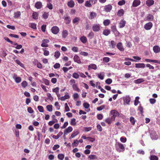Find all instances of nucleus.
Segmentation results:
<instances>
[{
    "label": "nucleus",
    "mask_w": 160,
    "mask_h": 160,
    "mask_svg": "<svg viewBox=\"0 0 160 160\" xmlns=\"http://www.w3.org/2000/svg\"><path fill=\"white\" fill-rule=\"evenodd\" d=\"M110 114L112 115V116L111 117L112 118V119L114 120L116 117L118 116L119 115V112L115 110H111L110 112Z\"/></svg>",
    "instance_id": "f257e3e1"
},
{
    "label": "nucleus",
    "mask_w": 160,
    "mask_h": 160,
    "mask_svg": "<svg viewBox=\"0 0 160 160\" xmlns=\"http://www.w3.org/2000/svg\"><path fill=\"white\" fill-rule=\"evenodd\" d=\"M100 28L101 26L99 24H94L92 27V29L94 32L99 31L100 29Z\"/></svg>",
    "instance_id": "f03ea898"
},
{
    "label": "nucleus",
    "mask_w": 160,
    "mask_h": 160,
    "mask_svg": "<svg viewBox=\"0 0 160 160\" xmlns=\"http://www.w3.org/2000/svg\"><path fill=\"white\" fill-rule=\"evenodd\" d=\"M51 30L53 33L56 34L59 32V29L58 27L54 26L52 28Z\"/></svg>",
    "instance_id": "7ed1b4c3"
},
{
    "label": "nucleus",
    "mask_w": 160,
    "mask_h": 160,
    "mask_svg": "<svg viewBox=\"0 0 160 160\" xmlns=\"http://www.w3.org/2000/svg\"><path fill=\"white\" fill-rule=\"evenodd\" d=\"M152 26V23L151 22H149L145 24L144 28L146 30H149L151 28Z\"/></svg>",
    "instance_id": "20e7f679"
},
{
    "label": "nucleus",
    "mask_w": 160,
    "mask_h": 160,
    "mask_svg": "<svg viewBox=\"0 0 160 160\" xmlns=\"http://www.w3.org/2000/svg\"><path fill=\"white\" fill-rule=\"evenodd\" d=\"M49 42V40L46 39H43L42 41V43L41 44V46L42 47H47L48 46V43Z\"/></svg>",
    "instance_id": "39448f33"
},
{
    "label": "nucleus",
    "mask_w": 160,
    "mask_h": 160,
    "mask_svg": "<svg viewBox=\"0 0 160 160\" xmlns=\"http://www.w3.org/2000/svg\"><path fill=\"white\" fill-rule=\"evenodd\" d=\"M123 100L124 103H126L127 104H129V102L131 101V98L129 96H127L123 97Z\"/></svg>",
    "instance_id": "423d86ee"
},
{
    "label": "nucleus",
    "mask_w": 160,
    "mask_h": 160,
    "mask_svg": "<svg viewBox=\"0 0 160 160\" xmlns=\"http://www.w3.org/2000/svg\"><path fill=\"white\" fill-rule=\"evenodd\" d=\"M112 8V6L110 4L106 5L104 8V9L107 12H110Z\"/></svg>",
    "instance_id": "0eeeda50"
},
{
    "label": "nucleus",
    "mask_w": 160,
    "mask_h": 160,
    "mask_svg": "<svg viewBox=\"0 0 160 160\" xmlns=\"http://www.w3.org/2000/svg\"><path fill=\"white\" fill-rule=\"evenodd\" d=\"M117 47L121 51H123L124 50V48L123 47L121 42H118L117 45Z\"/></svg>",
    "instance_id": "6e6552de"
},
{
    "label": "nucleus",
    "mask_w": 160,
    "mask_h": 160,
    "mask_svg": "<svg viewBox=\"0 0 160 160\" xmlns=\"http://www.w3.org/2000/svg\"><path fill=\"white\" fill-rule=\"evenodd\" d=\"M42 6V3L41 2H37L35 4V7L38 9L41 8Z\"/></svg>",
    "instance_id": "1a4fd4ad"
},
{
    "label": "nucleus",
    "mask_w": 160,
    "mask_h": 160,
    "mask_svg": "<svg viewBox=\"0 0 160 160\" xmlns=\"http://www.w3.org/2000/svg\"><path fill=\"white\" fill-rule=\"evenodd\" d=\"M141 3L140 0H134L133 2L132 6L136 7L139 5Z\"/></svg>",
    "instance_id": "9d476101"
},
{
    "label": "nucleus",
    "mask_w": 160,
    "mask_h": 160,
    "mask_svg": "<svg viewBox=\"0 0 160 160\" xmlns=\"http://www.w3.org/2000/svg\"><path fill=\"white\" fill-rule=\"evenodd\" d=\"M73 60L74 62L80 64L81 63V62L80 60L79 57L77 55H75L74 57Z\"/></svg>",
    "instance_id": "9b49d317"
},
{
    "label": "nucleus",
    "mask_w": 160,
    "mask_h": 160,
    "mask_svg": "<svg viewBox=\"0 0 160 160\" xmlns=\"http://www.w3.org/2000/svg\"><path fill=\"white\" fill-rule=\"evenodd\" d=\"M72 130V128L71 126H69L67 128L65 129L64 132V135L69 133Z\"/></svg>",
    "instance_id": "f8f14e48"
},
{
    "label": "nucleus",
    "mask_w": 160,
    "mask_h": 160,
    "mask_svg": "<svg viewBox=\"0 0 160 160\" xmlns=\"http://www.w3.org/2000/svg\"><path fill=\"white\" fill-rule=\"evenodd\" d=\"M154 52L156 53H158L160 51V48L158 46H155L153 48Z\"/></svg>",
    "instance_id": "ddd939ff"
},
{
    "label": "nucleus",
    "mask_w": 160,
    "mask_h": 160,
    "mask_svg": "<svg viewBox=\"0 0 160 160\" xmlns=\"http://www.w3.org/2000/svg\"><path fill=\"white\" fill-rule=\"evenodd\" d=\"M126 23V22L124 20H122L119 23V27L120 28H123Z\"/></svg>",
    "instance_id": "4468645a"
},
{
    "label": "nucleus",
    "mask_w": 160,
    "mask_h": 160,
    "mask_svg": "<svg viewBox=\"0 0 160 160\" xmlns=\"http://www.w3.org/2000/svg\"><path fill=\"white\" fill-rule=\"evenodd\" d=\"M154 1L153 0H147L146 1V4L148 6L150 7L154 4Z\"/></svg>",
    "instance_id": "2eb2a0df"
},
{
    "label": "nucleus",
    "mask_w": 160,
    "mask_h": 160,
    "mask_svg": "<svg viewBox=\"0 0 160 160\" xmlns=\"http://www.w3.org/2000/svg\"><path fill=\"white\" fill-rule=\"evenodd\" d=\"M145 67V65L144 63H136L135 64V67L137 68H144Z\"/></svg>",
    "instance_id": "dca6fc26"
},
{
    "label": "nucleus",
    "mask_w": 160,
    "mask_h": 160,
    "mask_svg": "<svg viewBox=\"0 0 160 160\" xmlns=\"http://www.w3.org/2000/svg\"><path fill=\"white\" fill-rule=\"evenodd\" d=\"M63 18L64 19V20L65 21V23L66 24H68L70 22L71 19L69 17H64Z\"/></svg>",
    "instance_id": "f3484780"
},
{
    "label": "nucleus",
    "mask_w": 160,
    "mask_h": 160,
    "mask_svg": "<svg viewBox=\"0 0 160 160\" xmlns=\"http://www.w3.org/2000/svg\"><path fill=\"white\" fill-rule=\"evenodd\" d=\"M79 133V131L77 130H74L72 134L70 137V138H73L75 136L78 135Z\"/></svg>",
    "instance_id": "a211bd4d"
},
{
    "label": "nucleus",
    "mask_w": 160,
    "mask_h": 160,
    "mask_svg": "<svg viewBox=\"0 0 160 160\" xmlns=\"http://www.w3.org/2000/svg\"><path fill=\"white\" fill-rule=\"evenodd\" d=\"M97 68V66L95 64H91L88 66V70H90L91 69H93L94 70H96Z\"/></svg>",
    "instance_id": "6ab92c4d"
},
{
    "label": "nucleus",
    "mask_w": 160,
    "mask_h": 160,
    "mask_svg": "<svg viewBox=\"0 0 160 160\" xmlns=\"http://www.w3.org/2000/svg\"><path fill=\"white\" fill-rule=\"evenodd\" d=\"M62 37L63 38H66L68 35V32L67 30H64L62 32Z\"/></svg>",
    "instance_id": "aec40b11"
},
{
    "label": "nucleus",
    "mask_w": 160,
    "mask_h": 160,
    "mask_svg": "<svg viewBox=\"0 0 160 160\" xmlns=\"http://www.w3.org/2000/svg\"><path fill=\"white\" fill-rule=\"evenodd\" d=\"M75 5L74 2L72 0H71L68 2V6L70 8H72Z\"/></svg>",
    "instance_id": "412c9836"
},
{
    "label": "nucleus",
    "mask_w": 160,
    "mask_h": 160,
    "mask_svg": "<svg viewBox=\"0 0 160 160\" xmlns=\"http://www.w3.org/2000/svg\"><path fill=\"white\" fill-rule=\"evenodd\" d=\"M124 12V11L123 9H120L117 12V15L121 17L123 15Z\"/></svg>",
    "instance_id": "4be33fe9"
},
{
    "label": "nucleus",
    "mask_w": 160,
    "mask_h": 160,
    "mask_svg": "<svg viewBox=\"0 0 160 160\" xmlns=\"http://www.w3.org/2000/svg\"><path fill=\"white\" fill-rule=\"evenodd\" d=\"M145 61L148 62H152L157 63L158 64H160V61H158L156 60H151L149 59H145Z\"/></svg>",
    "instance_id": "5701e85b"
},
{
    "label": "nucleus",
    "mask_w": 160,
    "mask_h": 160,
    "mask_svg": "<svg viewBox=\"0 0 160 160\" xmlns=\"http://www.w3.org/2000/svg\"><path fill=\"white\" fill-rule=\"evenodd\" d=\"M97 16V14L96 13L94 12H92L90 15V17L89 18L91 19H92L96 17Z\"/></svg>",
    "instance_id": "b1692460"
},
{
    "label": "nucleus",
    "mask_w": 160,
    "mask_h": 160,
    "mask_svg": "<svg viewBox=\"0 0 160 160\" xmlns=\"http://www.w3.org/2000/svg\"><path fill=\"white\" fill-rule=\"evenodd\" d=\"M81 41L83 43H85L87 41L86 37L85 36H83L81 37L80 38Z\"/></svg>",
    "instance_id": "393cba45"
},
{
    "label": "nucleus",
    "mask_w": 160,
    "mask_h": 160,
    "mask_svg": "<svg viewBox=\"0 0 160 160\" xmlns=\"http://www.w3.org/2000/svg\"><path fill=\"white\" fill-rule=\"evenodd\" d=\"M110 33V31L109 29H105L103 32V34L104 35L107 36Z\"/></svg>",
    "instance_id": "a878e982"
},
{
    "label": "nucleus",
    "mask_w": 160,
    "mask_h": 160,
    "mask_svg": "<svg viewBox=\"0 0 160 160\" xmlns=\"http://www.w3.org/2000/svg\"><path fill=\"white\" fill-rule=\"evenodd\" d=\"M38 14L36 12H34L33 13L32 16L33 19L37 20L38 19Z\"/></svg>",
    "instance_id": "bb28decb"
},
{
    "label": "nucleus",
    "mask_w": 160,
    "mask_h": 160,
    "mask_svg": "<svg viewBox=\"0 0 160 160\" xmlns=\"http://www.w3.org/2000/svg\"><path fill=\"white\" fill-rule=\"evenodd\" d=\"M14 18H18L21 15V12L20 11L14 13Z\"/></svg>",
    "instance_id": "cd10ccee"
},
{
    "label": "nucleus",
    "mask_w": 160,
    "mask_h": 160,
    "mask_svg": "<svg viewBox=\"0 0 160 160\" xmlns=\"http://www.w3.org/2000/svg\"><path fill=\"white\" fill-rule=\"evenodd\" d=\"M72 87L73 89L75 91H76L78 92H79L80 91V89L78 88V87L76 84H73L72 85Z\"/></svg>",
    "instance_id": "c85d7f7f"
},
{
    "label": "nucleus",
    "mask_w": 160,
    "mask_h": 160,
    "mask_svg": "<svg viewBox=\"0 0 160 160\" xmlns=\"http://www.w3.org/2000/svg\"><path fill=\"white\" fill-rule=\"evenodd\" d=\"M98 77L101 80H103L104 78V74L103 73H100L98 74Z\"/></svg>",
    "instance_id": "c756f323"
},
{
    "label": "nucleus",
    "mask_w": 160,
    "mask_h": 160,
    "mask_svg": "<svg viewBox=\"0 0 160 160\" xmlns=\"http://www.w3.org/2000/svg\"><path fill=\"white\" fill-rule=\"evenodd\" d=\"M113 120H112V118L111 117L110 118H107V119H106V120H105V122L107 123L108 124H111V122Z\"/></svg>",
    "instance_id": "7c9ffc66"
},
{
    "label": "nucleus",
    "mask_w": 160,
    "mask_h": 160,
    "mask_svg": "<svg viewBox=\"0 0 160 160\" xmlns=\"http://www.w3.org/2000/svg\"><path fill=\"white\" fill-rule=\"evenodd\" d=\"M144 81V80L142 78H139L134 81V82L136 83H140Z\"/></svg>",
    "instance_id": "2f4dec72"
},
{
    "label": "nucleus",
    "mask_w": 160,
    "mask_h": 160,
    "mask_svg": "<svg viewBox=\"0 0 160 160\" xmlns=\"http://www.w3.org/2000/svg\"><path fill=\"white\" fill-rule=\"evenodd\" d=\"M46 108L47 110L49 112H51L52 111V105H48Z\"/></svg>",
    "instance_id": "473e14b6"
},
{
    "label": "nucleus",
    "mask_w": 160,
    "mask_h": 160,
    "mask_svg": "<svg viewBox=\"0 0 160 160\" xmlns=\"http://www.w3.org/2000/svg\"><path fill=\"white\" fill-rule=\"evenodd\" d=\"M94 33L92 32H91L88 35V37L90 39H92L94 37Z\"/></svg>",
    "instance_id": "72a5a7b5"
},
{
    "label": "nucleus",
    "mask_w": 160,
    "mask_h": 160,
    "mask_svg": "<svg viewBox=\"0 0 160 160\" xmlns=\"http://www.w3.org/2000/svg\"><path fill=\"white\" fill-rule=\"evenodd\" d=\"M85 6L88 7H92L91 3L90 1H86L85 3Z\"/></svg>",
    "instance_id": "f704fd0d"
},
{
    "label": "nucleus",
    "mask_w": 160,
    "mask_h": 160,
    "mask_svg": "<svg viewBox=\"0 0 160 160\" xmlns=\"http://www.w3.org/2000/svg\"><path fill=\"white\" fill-rule=\"evenodd\" d=\"M139 97H137L135 99L134 101V104L135 106H137L138 103H139Z\"/></svg>",
    "instance_id": "c9c22d12"
},
{
    "label": "nucleus",
    "mask_w": 160,
    "mask_h": 160,
    "mask_svg": "<svg viewBox=\"0 0 160 160\" xmlns=\"http://www.w3.org/2000/svg\"><path fill=\"white\" fill-rule=\"evenodd\" d=\"M79 144V141L77 140L74 141L73 142L72 144V147H77L78 146Z\"/></svg>",
    "instance_id": "e433bc0d"
},
{
    "label": "nucleus",
    "mask_w": 160,
    "mask_h": 160,
    "mask_svg": "<svg viewBox=\"0 0 160 160\" xmlns=\"http://www.w3.org/2000/svg\"><path fill=\"white\" fill-rule=\"evenodd\" d=\"M110 23V20L109 19L105 20L103 22L104 25L105 26H108Z\"/></svg>",
    "instance_id": "4c0bfd02"
},
{
    "label": "nucleus",
    "mask_w": 160,
    "mask_h": 160,
    "mask_svg": "<svg viewBox=\"0 0 160 160\" xmlns=\"http://www.w3.org/2000/svg\"><path fill=\"white\" fill-rule=\"evenodd\" d=\"M150 160H158V158L155 155H151L150 157Z\"/></svg>",
    "instance_id": "58836bf2"
},
{
    "label": "nucleus",
    "mask_w": 160,
    "mask_h": 160,
    "mask_svg": "<svg viewBox=\"0 0 160 160\" xmlns=\"http://www.w3.org/2000/svg\"><path fill=\"white\" fill-rule=\"evenodd\" d=\"M147 18L148 20L152 21L153 19V17L152 15L149 14L148 15Z\"/></svg>",
    "instance_id": "ea45409f"
},
{
    "label": "nucleus",
    "mask_w": 160,
    "mask_h": 160,
    "mask_svg": "<svg viewBox=\"0 0 160 160\" xmlns=\"http://www.w3.org/2000/svg\"><path fill=\"white\" fill-rule=\"evenodd\" d=\"M130 121L132 125H134L135 124V121L134 117H131L130 118Z\"/></svg>",
    "instance_id": "a19ab883"
},
{
    "label": "nucleus",
    "mask_w": 160,
    "mask_h": 160,
    "mask_svg": "<svg viewBox=\"0 0 160 160\" xmlns=\"http://www.w3.org/2000/svg\"><path fill=\"white\" fill-rule=\"evenodd\" d=\"M156 133L154 132L150 133V136L152 139H155L157 138L156 137Z\"/></svg>",
    "instance_id": "79ce46f5"
},
{
    "label": "nucleus",
    "mask_w": 160,
    "mask_h": 160,
    "mask_svg": "<svg viewBox=\"0 0 160 160\" xmlns=\"http://www.w3.org/2000/svg\"><path fill=\"white\" fill-rule=\"evenodd\" d=\"M15 62L18 65H19L22 67H23L24 66V64L18 60H16Z\"/></svg>",
    "instance_id": "37998d69"
},
{
    "label": "nucleus",
    "mask_w": 160,
    "mask_h": 160,
    "mask_svg": "<svg viewBox=\"0 0 160 160\" xmlns=\"http://www.w3.org/2000/svg\"><path fill=\"white\" fill-rule=\"evenodd\" d=\"M59 90V88L58 87H57L52 89V91L53 92H55L58 96V93Z\"/></svg>",
    "instance_id": "c03bdc74"
},
{
    "label": "nucleus",
    "mask_w": 160,
    "mask_h": 160,
    "mask_svg": "<svg viewBox=\"0 0 160 160\" xmlns=\"http://www.w3.org/2000/svg\"><path fill=\"white\" fill-rule=\"evenodd\" d=\"M76 119L72 118L71 119L70 124L73 126H74L76 124Z\"/></svg>",
    "instance_id": "a18cd8bd"
},
{
    "label": "nucleus",
    "mask_w": 160,
    "mask_h": 160,
    "mask_svg": "<svg viewBox=\"0 0 160 160\" xmlns=\"http://www.w3.org/2000/svg\"><path fill=\"white\" fill-rule=\"evenodd\" d=\"M38 109L40 112H44L43 108L41 106H39L38 107Z\"/></svg>",
    "instance_id": "49530a36"
},
{
    "label": "nucleus",
    "mask_w": 160,
    "mask_h": 160,
    "mask_svg": "<svg viewBox=\"0 0 160 160\" xmlns=\"http://www.w3.org/2000/svg\"><path fill=\"white\" fill-rule=\"evenodd\" d=\"M60 55V53L59 51H56L55 52L54 56L56 58H58Z\"/></svg>",
    "instance_id": "de8ad7c7"
},
{
    "label": "nucleus",
    "mask_w": 160,
    "mask_h": 160,
    "mask_svg": "<svg viewBox=\"0 0 160 160\" xmlns=\"http://www.w3.org/2000/svg\"><path fill=\"white\" fill-rule=\"evenodd\" d=\"M15 82L17 83H19L21 81V78L20 77H18L16 78L15 79Z\"/></svg>",
    "instance_id": "09e8293b"
},
{
    "label": "nucleus",
    "mask_w": 160,
    "mask_h": 160,
    "mask_svg": "<svg viewBox=\"0 0 160 160\" xmlns=\"http://www.w3.org/2000/svg\"><path fill=\"white\" fill-rule=\"evenodd\" d=\"M80 20V19L79 18L76 17L75 18L72 20V22L74 23H75L76 22H78Z\"/></svg>",
    "instance_id": "8fccbe9b"
},
{
    "label": "nucleus",
    "mask_w": 160,
    "mask_h": 160,
    "mask_svg": "<svg viewBox=\"0 0 160 160\" xmlns=\"http://www.w3.org/2000/svg\"><path fill=\"white\" fill-rule=\"evenodd\" d=\"M118 147H119V148H120L122 150H124L125 148H124V147L123 146V145H122V143H118Z\"/></svg>",
    "instance_id": "3c124183"
},
{
    "label": "nucleus",
    "mask_w": 160,
    "mask_h": 160,
    "mask_svg": "<svg viewBox=\"0 0 160 160\" xmlns=\"http://www.w3.org/2000/svg\"><path fill=\"white\" fill-rule=\"evenodd\" d=\"M33 29H36V24L35 23H30V26Z\"/></svg>",
    "instance_id": "603ef678"
},
{
    "label": "nucleus",
    "mask_w": 160,
    "mask_h": 160,
    "mask_svg": "<svg viewBox=\"0 0 160 160\" xmlns=\"http://www.w3.org/2000/svg\"><path fill=\"white\" fill-rule=\"evenodd\" d=\"M137 152L138 154L142 155H144L145 154L144 151L142 150H139L137 151Z\"/></svg>",
    "instance_id": "864d4df0"
},
{
    "label": "nucleus",
    "mask_w": 160,
    "mask_h": 160,
    "mask_svg": "<svg viewBox=\"0 0 160 160\" xmlns=\"http://www.w3.org/2000/svg\"><path fill=\"white\" fill-rule=\"evenodd\" d=\"M47 7L50 9H52L53 8V6L52 4L50 2H48L47 4Z\"/></svg>",
    "instance_id": "5fc2aeb1"
},
{
    "label": "nucleus",
    "mask_w": 160,
    "mask_h": 160,
    "mask_svg": "<svg viewBox=\"0 0 160 160\" xmlns=\"http://www.w3.org/2000/svg\"><path fill=\"white\" fill-rule=\"evenodd\" d=\"M125 3V1L124 0H122L119 1L118 2V4L120 6L124 4Z\"/></svg>",
    "instance_id": "6e6d98bb"
},
{
    "label": "nucleus",
    "mask_w": 160,
    "mask_h": 160,
    "mask_svg": "<svg viewBox=\"0 0 160 160\" xmlns=\"http://www.w3.org/2000/svg\"><path fill=\"white\" fill-rule=\"evenodd\" d=\"M64 155L62 154H59L58 155V158L59 159L62 160L64 158Z\"/></svg>",
    "instance_id": "4d7b16f0"
},
{
    "label": "nucleus",
    "mask_w": 160,
    "mask_h": 160,
    "mask_svg": "<svg viewBox=\"0 0 160 160\" xmlns=\"http://www.w3.org/2000/svg\"><path fill=\"white\" fill-rule=\"evenodd\" d=\"M43 81L46 85H48L49 84V81L46 79H43Z\"/></svg>",
    "instance_id": "13d9d810"
},
{
    "label": "nucleus",
    "mask_w": 160,
    "mask_h": 160,
    "mask_svg": "<svg viewBox=\"0 0 160 160\" xmlns=\"http://www.w3.org/2000/svg\"><path fill=\"white\" fill-rule=\"evenodd\" d=\"M72 77L75 78L77 79L78 78L79 75L77 73L74 72L72 75Z\"/></svg>",
    "instance_id": "bf43d9fd"
},
{
    "label": "nucleus",
    "mask_w": 160,
    "mask_h": 160,
    "mask_svg": "<svg viewBox=\"0 0 160 160\" xmlns=\"http://www.w3.org/2000/svg\"><path fill=\"white\" fill-rule=\"evenodd\" d=\"M21 85L23 88H25L27 86L28 84L26 81H23Z\"/></svg>",
    "instance_id": "052dcab7"
},
{
    "label": "nucleus",
    "mask_w": 160,
    "mask_h": 160,
    "mask_svg": "<svg viewBox=\"0 0 160 160\" xmlns=\"http://www.w3.org/2000/svg\"><path fill=\"white\" fill-rule=\"evenodd\" d=\"M112 80L110 78H108L105 81V82L107 84H110L112 83Z\"/></svg>",
    "instance_id": "680f3d73"
},
{
    "label": "nucleus",
    "mask_w": 160,
    "mask_h": 160,
    "mask_svg": "<svg viewBox=\"0 0 160 160\" xmlns=\"http://www.w3.org/2000/svg\"><path fill=\"white\" fill-rule=\"evenodd\" d=\"M88 158L91 159H97V157L94 155H90Z\"/></svg>",
    "instance_id": "e2e57ef3"
},
{
    "label": "nucleus",
    "mask_w": 160,
    "mask_h": 160,
    "mask_svg": "<svg viewBox=\"0 0 160 160\" xmlns=\"http://www.w3.org/2000/svg\"><path fill=\"white\" fill-rule=\"evenodd\" d=\"M83 106L85 108L87 109L89 108L90 105L87 102H84L83 104Z\"/></svg>",
    "instance_id": "0e129e2a"
},
{
    "label": "nucleus",
    "mask_w": 160,
    "mask_h": 160,
    "mask_svg": "<svg viewBox=\"0 0 160 160\" xmlns=\"http://www.w3.org/2000/svg\"><path fill=\"white\" fill-rule=\"evenodd\" d=\"M111 28L112 31L114 33L117 30L116 26L113 25L111 27Z\"/></svg>",
    "instance_id": "69168bd1"
},
{
    "label": "nucleus",
    "mask_w": 160,
    "mask_h": 160,
    "mask_svg": "<svg viewBox=\"0 0 160 160\" xmlns=\"http://www.w3.org/2000/svg\"><path fill=\"white\" fill-rule=\"evenodd\" d=\"M55 106L57 108V109L59 110L60 109V106L58 102H56L55 103Z\"/></svg>",
    "instance_id": "338daca9"
},
{
    "label": "nucleus",
    "mask_w": 160,
    "mask_h": 160,
    "mask_svg": "<svg viewBox=\"0 0 160 160\" xmlns=\"http://www.w3.org/2000/svg\"><path fill=\"white\" fill-rule=\"evenodd\" d=\"M150 103L152 104H153L156 102V100L154 98H150L149 99Z\"/></svg>",
    "instance_id": "774afa93"
}]
</instances>
